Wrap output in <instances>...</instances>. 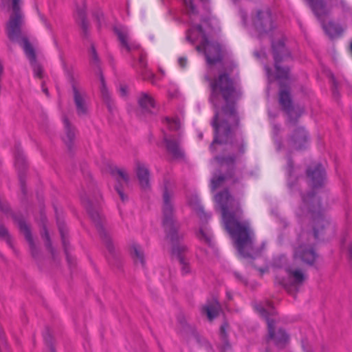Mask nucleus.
<instances>
[{
  "instance_id": "16",
  "label": "nucleus",
  "mask_w": 352,
  "mask_h": 352,
  "mask_svg": "<svg viewBox=\"0 0 352 352\" xmlns=\"http://www.w3.org/2000/svg\"><path fill=\"white\" fill-rule=\"evenodd\" d=\"M122 45L126 48L128 52L138 49V45L130 43L129 30L126 27L117 26L114 28Z\"/></svg>"
},
{
  "instance_id": "18",
  "label": "nucleus",
  "mask_w": 352,
  "mask_h": 352,
  "mask_svg": "<svg viewBox=\"0 0 352 352\" xmlns=\"http://www.w3.org/2000/svg\"><path fill=\"white\" fill-rule=\"evenodd\" d=\"M220 309L221 307L218 301L212 300L203 307L202 311L207 316L209 320H212L218 316Z\"/></svg>"
},
{
  "instance_id": "14",
  "label": "nucleus",
  "mask_w": 352,
  "mask_h": 352,
  "mask_svg": "<svg viewBox=\"0 0 352 352\" xmlns=\"http://www.w3.org/2000/svg\"><path fill=\"white\" fill-rule=\"evenodd\" d=\"M138 102L141 109L149 113L156 109V102L153 95L148 92H141L138 97Z\"/></svg>"
},
{
  "instance_id": "13",
  "label": "nucleus",
  "mask_w": 352,
  "mask_h": 352,
  "mask_svg": "<svg viewBox=\"0 0 352 352\" xmlns=\"http://www.w3.org/2000/svg\"><path fill=\"white\" fill-rule=\"evenodd\" d=\"M134 170L139 184L142 189L146 190L150 187V173L146 165L136 160L134 163Z\"/></svg>"
},
{
  "instance_id": "28",
  "label": "nucleus",
  "mask_w": 352,
  "mask_h": 352,
  "mask_svg": "<svg viewBox=\"0 0 352 352\" xmlns=\"http://www.w3.org/2000/svg\"><path fill=\"white\" fill-rule=\"evenodd\" d=\"M227 327H228L227 324H224L221 327V329H220V337L223 343V346H222V349L223 351L226 350L227 349H228L230 347L229 343L227 340V336L226 333V329Z\"/></svg>"
},
{
  "instance_id": "6",
  "label": "nucleus",
  "mask_w": 352,
  "mask_h": 352,
  "mask_svg": "<svg viewBox=\"0 0 352 352\" xmlns=\"http://www.w3.org/2000/svg\"><path fill=\"white\" fill-rule=\"evenodd\" d=\"M279 102L288 116L292 133L285 142V146L289 150H301L305 148L308 144V136L303 127L295 126L297 119L302 113L303 109L292 104L289 91L280 85Z\"/></svg>"
},
{
  "instance_id": "15",
  "label": "nucleus",
  "mask_w": 352,
  "mask_h": 352,
  "mask_svg": "<svg viewBox=\"0 0 352 352\" xmlns=\"http://www.w3.org/2000/svg\"><path fill=\"white\" fill-rule=\"evenodd\" d=\"M307 177L311 180L314 187L322 186L324 179V170L320 164H316L307 170Z\"/></svg>"
},
{
  "instance_id": "11",
  "label": "nucleus",
  "mask_w": 352,
  "mask_h": 352,
  "mask_svg": "<svg viewBox=\"0 0 352 352\" xmlns=\"http://www.w3.org/2000/svg\"><path fill=\"white\" fill-rule=\"evenodd\" d=\"M252 23L260 36L268 34L274 28L272 14L267 9L257 10L252 19Z\"/></svg>"
},
{
  "instance_id": "42",
  "label": "nucleus",
  "mask_w": 352,
  "mask_h": 352,
  "mask_svg": "<svg viewBox=\"0 0 352 352\" xmlns=\"http://www.w3.org/2000/svg\"><path fill=\"white\" fill-rule=\"evenodd\" d=\"M349 253H350V255L352 256V245L349 248Z\"/></svg>"
},
{
  "instance_id": "27",
  "label": "nucleus",
  "mask_w": 352,
  "mask_h": 352,
  "mask_svg": "<svg viewBox=\"0 0 352 352\" xmlns=\"http://www.w3.org/2000/svg\"><path fill=\"white\" fill-rule=\"evenodd\" d=\"M197 236L200 240L205 241L206 243L211 244L212 235L209 230L203 228L200 229Z\"/></svg>"
},
{
  "instance_id": "45",
  "label": "nucleus",
  "mask_w": 352,
  "mask_h": 352,
  "mask_svg": "<svg viewBox=\"0 0 352 352\" xmlns=\"http://www.w3.org/2000/svg\"><path fill=\"white\" fill-rule=\"evenodd\" d=\"M265 352H269L268 351H266Z\"/></svg>"
},
{
  "instance_id": "22",
  "label": "nucleus",
  "mask_w": 352,
  "mask_h": 352,
  "mask_svg": "<svg viewBox=\"0 0 352 352\" xmlns=\"http://www.w3.org/2000/svg\"><path fill=\"white\" fill-rule=\"evenodd\" d=\"M138 65V72L143 79L149 80L153 76V74L146 68V62L143 54L140 55Z\"/></svg>"
},
{
  "instance_id": "7",
  "label": "nucleus",
  "mask_w": 352,
  "mask_h": 352,
  "mask_svg": "<svg viewBox=\"0 0 352 352\" xmlns=\"http://www.w3.org/2000/svg\"><path fill=\"white\" fill-rule=\"evenodd\" d=\"M255 309L263 316L267 324L268 328V341L272 340L278 348H282L288 341V336L282 329H278L276 332L274 329V320L271 319L276 311L271 302L266 301L263 303H258L255 305Z\"/></svg>"
},
{
  "instance_id": "39",
  "label": "nucleus",
  "mask_w": 352,
  "mask_h": 352,
  "mask_svg": "<svg viewBox=\"0 0 352 352\" xmlns=\"http://www.w3.org/2000/svg\"><path fill=\"white\" fill-rule=\"evenodd\" d=\"M92 56H93V58L95 59L96 60V51L94 50V47H92Z\"/></svg>"
},
{
  "instance_id": "20",
  "label": "nucleus",
  "mask_w": 352,
  "mask_h": 352,
  "mask_svg": "<svg viewBox=\"0 0 352 352\" xmlns=\"http://www.w3.org/2000/svg\"><path fill=\"white\" fill-rule=\"evenodd\" d=\"M19 226L29 243L32 255L35 256L34 251L36 248L28 225L24 221L21 220L19 221Z\"/></svg>"
},
{
  "instance_id": "30",
  "label": "nucleus",
  "mask_w": 352,
  "mask_h": 352,
  "mask_svg": "<svg viewBox=\"0 0 352 352\" xmlns=\"http://www.w3.org/2000/svg\"><path fill=\"white\" fill-rule=\"evenodd\" d=\"M189 204L195 210L200 217L204 214V210L202 206L199 204V200L197 197L194 198V200L190 201Z\"/></svg>"
},
{
  "instance_id": "26",
  "label": "nucleus",
  "mask_w": 352,
  "mask_h": 352,
  "mask_svg": "<svg viewBox=\"0 0 352 352\" xmlns=\"http://www.w3.org/2000/svg\"><path fill=\"white\" fill-rule=\"evenodd\" d=\"M82 202L86 206L87 212H89L91 218L96 223H98V221H99V219L100 218L99 212L97 210H94L91 208L92 204L90 202L89 200L82 199Z\"/></svg>"
},
{
  "instance_id": "5",
  "label": "nucleus",
  "mask_w": 352,
  "mask_h": 352,
  "mask_svg": "<svg viewBox=\"0 0 352 352\" xmlns=\"http://www.w3.org/2000/svg\"><path fill=\"white\" fill-rule=\"evenodd\" d=\"M11 3L12 13L6 25V34L10 40L18 43L23 49L32 67L34 76L42 77L43 69L36 60V54L32 45L22 30L24 23L23 16L20 10L21 0H2L3 8Z\"/></svg>"
},
{
  "instance_id": "21",
  "label": "nucleus",
  "mask_w": 352,
  "mask_h": 352,
  "mask_svg": "<svg viewBox=\"0 0 352 352\" xmlns=\"http://www.w3.org/2000/svg\"><path fill=\"white\" fill-rule=\"evenodd\" d=\"M100 94L104 102L107 104L109 111H112L113 108V103L111 98V95L109 93L102 76H100Z\"/></svg>"
},
{
  "instance_id": "38",
  "label": "nucleus",
  "mask_w": 352,
  "mask_h": 352,
  "mask_svg": "<svg viewBox=\"0 0 352 352\" xmlns=\"http://www.w3.org/2000/svg\"><path fill=\"white\" fill-rule=\"evenodd\" d=\"M78 12H79L80 16L82 18L84 16V14H85L84 8L78 10Z\"/></svg>"
},
{
  "instance_id": "17",
  "label": "nucleus",
  "mask_w": 352,
  "mask_h": 352,
  "mask_svg": "<svg viewBox=\"0 0 352 352\" xmlns=\"http://www.w3.org/2000/svg\"><path fill=\"white\" fill-rule=\"evenodd\" d=\"M164 142L167 151L174 157H179L183 155L182 151L179 147V140L173 136H165Z\"/></svg>"
},
{
  "instance_id": "3",
  "label": "nucleus",
  "mask_w": 352,
  "mask_h": 352,
  "mask_svg": "<svg viewBox=\"0 0 352 352\" xmlns=\"http://www.w3.org/2000/svg\"><path fill=\"white\" fill-rule=\"evenodd\" d=\"M221 210L226 228L234 240L239 254L244 257H252L257 252L254 249V234L247 221H240L242 211L239 204L228 190L214 197Z\"/></svg>"
},
{
  "instance_id": "44",
  "label": "nucleus",
  "mask_w": 352,
  "mask_h": 352,
  "mask_svg": "<svg viewBox=\"0 0 352 352\" xmlns=\"http://www.w3.org/2000/svg\"><path fill=\"white\" fill-rule=\"evenodd\" d=\"M351 47V52H352V41H351V47Z\"/></svg>"
},
{
  "instance_id": "4",
  "label": "nucleus",
  "mask_w": 352,
  "mask_h": 352,
  "mask_svg": "<svg viewBox=\"0 0 352 352\" xmlns=\"http://www.w3.org/2000/svg\"><path fill=\"white\" fill-rule=\"evenodd\" d=\"M173 197V191L166 186L163 192L162 223L166 237L172 243V254L179 260L182 274L187 275L192 272V270L188 259L185 256L187 247L180 243L183 234L178 231L179 224L175 219Z\"/></svg>"
},
{
  "instance_id": "29",
  "label": "nucleus",
  "mask_w": 352,
  "mask_h": 352,
  "mask_svg": "<svg viewBox=\"0 0 352 352\" xmlns=\"http://www.w3.org/2000/svg\"><path fill=\"white\" fill-rule=\"evenodd\" d=\"M166 124L170 130L177 131L180 128L181 124L177 118H166Z\"/></svg>"
},
{
  "instance_id": "35",
  "label": "nucleus",
  "mask_w": 352,
  "mask_h": 352,
  "mask_svg": "<svg viewBox=\"0 0 352 352\" xmlns=\"http://www.w3.org/2000/svg\"><path fill=\"white\" fill-rule=\"evenodd\" d=\"M178 63L182 68H184L187 65V58L186 57H179Z\"/></svg>"
},
{
  "instance_id": "43",
  "label": "nucleus",
  "mask_w": 352,
  "mask_h": 352,
  "mask_svg": "<svg viewBox=\"0 0 352 352\" xmlns=\"http://www.w3.org/2000/svg\"><path fill=\"white\" fill-rule=\"evenodd\" d=\"M43 91L46 94V95H47V94H48V91H47V89L46 88H44V87H43Z\"/></svg>"
},
{
  "instance_id": "41",
  "label": "nucleus",
  "mask_w": 352,
  "mask_h": 352,
  "mask_svg": "<svg viewBox=\"0 0 352 352\" xmlns=\"http://www.w3.org/2000/svg\"><path fill=\"white\" fill-rule=\"evenodd\" d=\"M265 70H266V72L267 74V75L270 76V69L268 67H265Z\"/></svg>"
},
{
  "instance_id": "31",
  "label": "nucleus",
  "mask_w": 352,
  "mask_h": 352,
  "mask_svg": "<svg viewBox=\"0 0 352 352\" xmlns=\"http://www.w3.org/2000/svg\"><path fill=\"white\" fill-rule=\"evenodd\" d=\"M0 237L5 239H8V234L7 230L5 227L0 224Z\"/></svg>"
},
{
  "instance_id": "32",
  "label": "nucleus",
  "mask_w": 352,
  "mask_h": 352,
  "mask_svg": "<svg viewBox=\"0 0 352 352\" xmlns=\"http://www.w3.org/2000/svg\"><path fill=\"white\" fill-rule=\"evenodd\" d=\"M116 190L117 192L118 193V195H119V196H120V197L121 200H122V201H124L127 199V197H126V196L124 195V193L123 192V191H122V190L121 189V188H120V186H116Z\"/></svg>"
},
{
  "instance_id": "33",
  "label": "nucleus",
  "mask_w": 352,
  "mask_h": 352,
  "mask_svg": "<svg viewBox=\"0 0 352 352\" xmlns=\"http://www.w3.org/2000/svg\"><path fill=\"white\" fill-rule=\"evenodd\" d=\"M286 260L285 258V256H280L278 258L276 257L274 259V265L277 267H281L282 265H279L278 263V261H280V262H285Z\"/></svg>"
},
{
  "instance_id": "2",
  "label": "nucleus",
  "mask_w": 352,
  "mask_h": 352,
  "mask_svg": "<svg viewBox=\"0 0 352 352\" xmlns=\"http://www.w3.org/2000/svg\"><path fill=\"white\" fill-rule=\"evenodd\" d=\"M296 214L299 217L305 216L312 221L314 233L302 232L299 234L294 247V259H300L307 264L312 265L316 258V254L312 247L314 241L319 237L324 228L330 226V223L322 212L318 198L312 193L301 196V203L296 210Z\"/></svg>"
},
{
  "instance_id": "8",
  "label": "nucleus",
  "mask_w": 352,
  "mask_h": 352,
  "mask_svg": "<svg viewBox=\"0 0 352 352\" xmlns=\"http://www.w3.org/2000/svg\"><path fill=\"white\" fill-rule=\"evenodd\" d=\"M310 6L317 16V18L322 22V27L327 34L331 38H334L339 36L342 30L338 25L329 22L328 24H324L322 21L323 18L327 16L329 12V8L324 3L322 0H309Z\"/></svg>"
},
{
  "instance_id": "12",
  "label": "nucleus",
  "mask_w": 352,
  "mask_h": 352,
  "mask_svg": "<svg viewBox=\"0 0 352 352\" xmlns=\"http://www.w3.org/2000/svg\"><path fill=\"white\" fill-rule=\"evenodd\" d=\"M74 102L77 115L86 117L89 114L90 101L87 94L76 85H73Z\"/></svg>"
},
{
  "instance_id": "23",
  "label": "nucleus",
  "mask_w": 352,
  "mask_h": 352,
  "mask_svg": "<svg viewBox=\"0 0 352 352\" xmlns=\"http://www.w3.org/2000/svg\"><path fill=\"white\" fill-rule=\"evenodd\" d=\"M131 254L135 263H140L144 266V256L142 248L138 244H133L131 248Z\"/></svg>"
},
{
  "instance_id": "37",
  "label": "nucleus",
  "mask_w": 352,
  "mask_h": 352,
  "mask_svg": "<svg viewBox=\"0 0 352 352\" xmlns=\"http://www.w3.org/2000/svg\"><path fill=\"white\" fill-rule=\"evenodd\" d=\"M43 237L45 238V240H46V245L47 247H50V244L49 235H48L47 231L45 228H44V231H43Z\"/></svg>"
},
{
  "instance_id": "36",
  "label": "nucleus",
  "mask_w": 352,
  "mask_h": 352,
  "mask_svg": "<svg viewBox=\"0 0 352 352\" xmlns=\"http://www.w3.org/2000/svg\"><path fill=\"white\" fill-rule=\"evenodd\" d=\"M104 243H105L107 248L109 250V251L112 252L113 251V245L111 243V240L109 238L105 237Z\"/></svg>"
},
{
  "instance_id": "24",
  "label": "nucleus",
  "mask_w": 352,
  "mask_h": 352,
  "mask_svg": "<svg viewBox=\"0 0 352 352\" xmlns=\"http://www.w3.org/2000/svg\"><path fill=\"white\" fill-rule=\"evenodd\" d=\"M15 157V166L19 169H23L25 168L26 165L25 158L22 152V151L19 148H16V151L14 153Z\"/></svg>"
},
{
  "instance_id": "1",
  "label": "nucleus",
  "mask_w": 352,
  "mask_h": 352,
  "mask_svg": "<svg viewBox=\"0 0 352 352\" xmlns=\"http://www.w3.org/2000/svg\"><path fill=\"white\" fill-rule=\"evenodd\" d=\"M234 68L233 64L224 63L219 74L213 78L205 76L209 82V101L213 106L214 116L212 126L214 131V140L210 146L212 152L223 150V153L215 156L214 161L221 169H226V175H214L211 179V188L215 190L233 179V171L236 164L245 153V144L242 134L236 130L239 116L236 109V102L241 95L236 82L231 78Z\"/></svg>"
},
{
  "instance_id": "25",
  "label": "nucleus",
  "mask_w": 352,
  "mask_h": 352,
  "mask_svg": "<svg viewBox=\"0 0 352 352\" xmlns=\"http://www.w3.org/2000/svg\"><path fill=\"white\" fill-rule=\"evenodd\" d=\"M112 175L118 182L123 181L126 184L129 180V175L124 168H116L113 169Z\"/></svg>"
},
{
  "instance_id": "19",
  "label": "nucleus",
  "mask_w": 352,
  "mask_h": 352,
  "mask_svg": "<svg viewBox=\"0 0 352 352\" xmlns=\"http://www.w3.org/2000/svg\"><path fill=\"white\" fill-rule=\"evenodd\" d=\"M63 125H64V135H63V140L64 142L69 146L76 136V129L74 126H72L67 118H63Z\"/></svg>"
},
{
  "instance_id": "10",
  "label": "nucleus",
  "mask_w": 352,
  "mask_h": 352,
  "mask_svg": "<svg viewBox=\"0 0 352 352\" xmlns=\"http://www.w3.org/2000/svg\"><path fill=\"white\" fill-rule=\"evenodd\" d=\"M285 272L287 274V280H283L280 283L287 289L288 292L292 293L297 292L305 280L306 276L302 270L290 265L285 267Z\"/></svg>"
},
{
  "instance_id": "34",
  "label": "nucleus",
  "mask_w": 352,
  "mask_h": 352,
  "mask_svg": "<svg viewBox=\"0 0 352 352\" xmlns=\"http://www.w3.org/2000/svg\"><path fill=\"white\" fill-rule=\"evenodd\" d=\"M119 92L122 97H125L128 94V88L126 86L122 85L119 89Z\"/></svg>"
},
{
  "instance_id": "40",
  "label": "nucleus",
  "mask_w": 352,
  "mask_h": 352,
  "mask_svg": "<svg viewBox=\"0 0 352 352\" xmlns=\"http://www.w3.org/2000/svg\"><path fill=\"white\" fill-rule=\"evenodd\" d=\"M59 230H60V234H61L62 237H63V236H64V232H63V228H61L60 226H59Z\"/></svg>"
},
{
  "instance_id": "9",
  "label": "nucleus",
  "mask_w": 352,
  "mask_h": 352,
  "mask_svg": "<svg viewBox=\"0 0 352 352\" xmlns=\"http://www.w3.org/2000/svg\"><path fill=\"white\" fill-rule=\"evenodd\" d=\"M274 58L275 61L276 77L277 79H287L289 78V69L282 67L280 63L289 57V52L285 47L283 41L272 43Z\"/></svg>"
}]
</instances>
